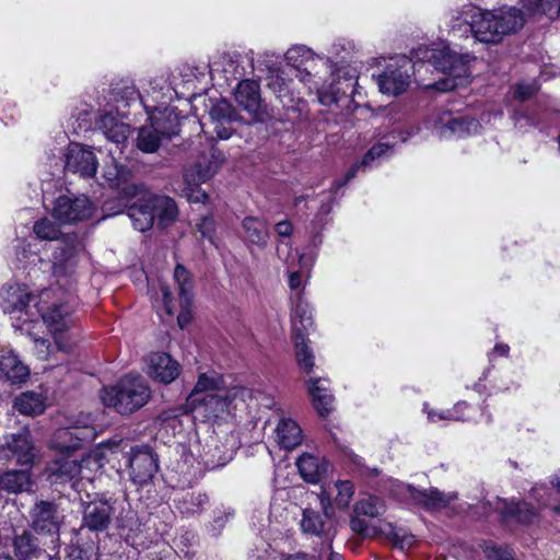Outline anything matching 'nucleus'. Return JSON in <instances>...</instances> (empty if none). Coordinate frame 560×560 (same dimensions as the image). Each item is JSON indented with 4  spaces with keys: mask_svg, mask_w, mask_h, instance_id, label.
Instances as JSON below:
<instances>
[{
    "mask_svg": "<svg viewBox=\"0 0 560 560\" xmlns=\"http://www.w3.org/2000/svg\"><path fill=\"white\" fill-rule=\"evenodd\" d=\"M464 14V22L474 37L487 44L501 42L505 35L516 32L524 24L523 13L517 8L488 11L470 5Z\"/></svg>",
    "mask_w": 560,
    "mask_h": 560,
    "instance_id": "f257e3e1",
    "label": "nucleus"
},
{
    "mask_svg": "<svg viewBox=\"0 0 560 560\" xmlns=\"http://www.w3.org/2000/svg\"><path fill=\"white\" fill-rule=\"evenodd\" d=\"M34 308V323H37V317H40L50 332L54 334L56 347L61 351H68L69 347L62 342L58 335L67 331L74 323L72 317L73 298L62 292L59 287H51L39 293Z\"/></svg>",
    "mask_w": 560,
    "mask_h": 560,
    "instance_id": "f03ea898",
    "label": "nucleus"
},
{
    "mask_svg": "<svg viewBox=\"0 0 560 560\" xmlns=\"http://www.w3.org/2000/svg\"><path fill=\"white\" fill-rule=\"evenodd\" d=\"M152 397L148 382L140 375L128 374L107 389V407L129 416L145 406Z\"/></svg>",
    "mask_w": 560,
    "mask_h": 560,
    "instance_id": "7ed1b4c3",
    "label": "nucleus"
},
{
    "mask_svg": "<svg viewBox=\"0 0 560 560\" xmlns=\"http://www.w3.org/2000/svg\"><path fill=\"white\" fill-rule=\"evenodd\" d=\"M96 203L85 194L69 189L60 191L46 210L59 225H77L91 220L96 212Z\"/></svg>",
    "mask_w": 560,
    "mask_h": 560,
    "instance_id": "20e7f679",
    "label": "nucleus"
},
{
    "mask_svg": "<svg viewBox=\"0 0 560 560\" xmlns=\"http://www.w3.org/2000/svg\"><path fill=\"white\" fill-rule=\"evenodd\" d=\"M107 171V218L128 210L131 201L142 192L143 185L131 182L133 173L126 163H117Z\"/></svg>",
    "mask_w": 560,
    "mask_h": 560,
    "instance_id": "39448f33",
    "label": "nucleus"
},
{
    "mask_svg": "<svg viewBox=\"0 0 560 560\" xmlns=\"http://www.w3.org/2000/svg\"><path fill=\"white\" fill-rule=\"evenodd\" d=\"M38 296L30 293L27 287L8 283L0 290V307L12 318L15 329H24V325L35 322L34 304Z\"/></svg>",
    "mask_w": 560,
    "mask_h": 560,
    "instance_id": "423d86ee",
    "label": "nucleus"
},
{
    "mask_svg": "<svg viewBox=\"0 0 560 560\" xmlns=\"http://www.w3.org/2000/svg\"><path fill=\"white\" fill-rule=\"evenodd\" d=\"M470 61L469 55H459L450 48L434 50L429 57L428 63L447 77L434 82L431 86L440 92L456 89L459 84L458 80H463L470 74Z\"/></svg>",
    "mask_w": 560,
    "mask_h": 560,
    "instance_id": "0eeeda50",
    "label": "nucleus"
},
{
    "mask_svg": "<svg viewBox=\"0 0 560 560\" xmlns=\"http://www.w3.org/2000/svg\"><path fill=\"white\" fill-rule=\"evenodd\" d=\"M119 452L122 453V463L113 464V469L121 472L129 468L131 479L139 485L151 481L159 470V455L149 445L132 446V452L124 450L127 444H119Z\"/></svg>",
    "mask_w": 560,
    "mask_h": 560,
    "instance_id": "6e6552de",
    "label": "nucleus"
},
{
    "mask_svg": "<svg viewBox=\"0 0 560 560\" xmlns=\"http://www.w3.org/2000/svg\"><path fill=\"white\" fill-rule=\"evenodd\" d=\"M358 77L354 70L341 68L331 73V81L318 90V101L325 106L337 105L349 108L353 103Z\"/></svg>",
    "mask_w": 560,
    "mask_h": 560,
    "instance_id": "1a4fd4ad",
    "label": "nucleus"
},
{
    "mask_svg": "<svg viewBox=\"0 0 560 560\" xmlns=\"http://www.w3.org/2000/svg\"><path fill=\"white\" fill-rule=\"evenodd\" d=\"M97 436V431L90 423V419L85 421H77L73 425L58 429L51 440L50 448L59 455H69L83 443H90Z\"/></svg>",
    "mask_w": 560,
    "mask_h": 560,
    "instance_id": "9d476101",
    "label": "nucleus"
},
{
    "mask_svg": "<svg viewBox=\"0 0 560 560\" xmlns=\"http://www.w3.org/2000/svg\"><path fill=\"white\" fill-rule=\"evenodd\" d=\"M237 106L246 112L253 121L265 122L271 119V112L260 94V84L253 79H244L234 90Z\"/></svg>",
    "mask_w": 560,
    "mask_h": 560,
    "instance_id": "9b49d317",
    "label": "nucleus"
},
{
    "mask_svg": "<svg viewBox=\"0 0 560 560\" xmlns=\"http://www.w3.org/2000/svg\"><path fill=\"white\" fill-rule=\"evenodd\" d=\"M415 63L402 57L396 63H389L377 77V84L383 94L397 96L407 91L411 77L415 74Z\"/></svg>",
    "mask_w": 560,
    "mask_h": 560,
    "instance_id": "f8f14e48",
    "label": "nucleus"
},
{
    "mask_svg": "<svg viewBox=\"0 0 560 560\" xmlns=\"http://www.w3.org/2000/svg\"><path fill=\"white\" fill-rule=\"evenodd\" d=\"M35 447L27 427H23L16 433L4 435L0 444V457L14 459L18 465L32 466L35 458Z\"/></svg>",
    "mask_w": 560,
    "mask_h": 560,
    "instance_id": "ddd939ff",
    "label": "nucleus"
},
{
    "mask_svg": "<svg viewBox=\"0 0 560 560\" xmlns=\"http://www.w3.org/2000/svg\"><path fill=\"white\" fill-rule=\"evenodd\" d=\"M82 250V244L75 234L65 235L57 244L52 254V273L56 277L71 275L78 264V257Z\"/></svg>",
    "mask_w": 560,
    "mask_h": 560,
    "instance_id": "4468645a",
    "label": "nucleus"
},
{
    "mask_svg": "<svg viewBox=\"0 0 560 560\" xmlns=\"http://www.w3.org/2000/svg\"><path fill=\"white\" fill-rule=\"evenodd\" d=\"M98 167L94 152L84 145L71 142L65 152V170L81 178H91Z\"/></svg>",
    "mask_w": 560,
    "mask_h": 560,
    "instance_id": "2eb2a0df",
    "label": "nucleus"
},
{
    "mask_svg": "<svg viewBox=\"0 0 560 560\" xmlns=\"http://www.w3.org/2000/svg\"><path fill=\"white\" fill-rule=\"evenodd\" d=\"M32 528L42 535H49L51 542L59 540L61 517L56 504L48 501H39L31 512Z\"/></svg>",
    "mask_w": 560,
    "mask_h": 560,
    "instance_id": "dca6fc26",
    "label": "nucleus"
},
{
    "mask_svg": "<svg viewBox=\"0 0 560 560\" xmlns=\"http://www.w3.org/2000/svg\"><path fill=\"white\" fill-rule=\"evenodd\" d=\"M115 120H107V140L115 145L114 149H107L113 160V167L117 163L128 161L129 154L132 152V145L129 142L131 132L130 124Z\"/></svg>",
    "mask_w": 560,
    "mask_h": 560,
    "instance_id": "f3484780",
    "label": "nucleus"
},
{
    "mask_svg": "<svg viewBox=\"0 0 560 560\" xmlns=\"http://www.w3.org/2000/svg\"><path fill=\"white\" fill-rule=\"evenodd\" d=\"M145 361L147 374L161 384H171L182 372L180 364L166 352H152Z\"/></svg>",
    "mask_w": 560,
    "mask_h": 560,
    "instance_id": "a211bd4d",
    "label": "nucleus"
},
{
    "mask_svg": "<svg viewBox=\"0 0 560 560\" xmlns=\"http://www.w3.org/2000/svg\"><path fill=\"white\" fill-rule=\"evenodd\" d=\"M200 401H186L183 406L184 412H198L207 420L217 419L223 413L228 412L231 400L225 392L222 389L217 393H210L206 396L199 397Z\"/></svg>",
    "mask_w": 560,
    "mask_h": 560,
    "instance_id": "6ab92c4d",
    "label": "nucleus"
},
{
    "mask_svg": "<svg viewBox=\"0 0 560 560\" xmlns=\"http://www.w3.org/2000/svg\"><path fill=\"white\" fill-rule=\"evenodd\" d=\"M139 94L133 85L117 84L109 91L107 98V120H115V117L127 118L130 107L138 101Z\"/></svg>",
    "mask_w": 560,
    "mask_h": 560,
    "instance_id": "aec40b11",
    "label": "nucleus"
},
{
    "mask_svg": "<svg viewBox=\"0 0 560 560\" xmlns=\"http://www.w3.org/2000/svg\"><path fill=\"white\" fill-rule=\"evenodd\" d=\"M209 116L214 124V131L220 139H229L235 131L232 124L242 120L236 108L225 98L212 104Z\"/></svg>",
    "mask_w": 560,
    "mask_h": 560,
    "instance_id": "412c9836",
    "label": "nucleus"
},
{
    "mask_svg": "<svg viewBox=\"0 0 560 560\" xmlns=\"http://www.w3.org/2000/svg\"><path fill=\"white\" fill-rule=\"evenodd\" d=\"M404 490L413 504L430 512L445 509L455 499V495L446 494L436 488L417 489L411 485H406Z\"/></svg>",
    "mask_w": 560,
    "mask_h": 560,
    "instance_id": "4be33fe9",
    "label": "nucleus"
},
{
    "mask_svg": "<svg viewBox=\"0 0 560 560\" xmlns=\"http://www.w3.org/2000/svg\"><path fill=\"white\" fill-rule=\"evenodd\" d=\"M281 107L277 108V113H271V119L280 122H289L291 125L300 124L307 119L308 105L307 102L291 91L279 100Z\"/></svg>",
    "mask_w": 560,
    "mask_h": 560,
    "instance_id": "5701e85b",
    "label": "nucleus"
},
{
    "mask_svg": "<svg viewBox=\"0 0 560 560\" xmlns=\"http://www.w3.org/2000/svg\"><path fill=\"white\" fill-rule=\"evenodd\" d=\"M30 368L12 349L0 350V380L12 385H21L27 381Z\"/></svg>",
    "mask_w": 560,
    "mask_h": 560,
    "instance_id": "b1692460",
    "label": "nucleus"
},
{
    "mask_svg": "<svg viewBox=\"0 0 560 560\" xmlns=\"http://www.w3.org/2000/svg\"><path fill=\"white\" fill-rule=\"evenodd\" d=\"M153 222L159 229H166L178 218V207L175 200L165 195L149 191Z\"/></svg>",
    "mask_w": 560,
    "mask_h": 560,
    "instance_id": "393cba45",
    "label": "nucleus"
},
{
    "mask_svg": "<svg viewBox=\"0 0 560 560\" xmlns=\"http://www.w3.org/2000/svg\"><path fill=\"white\" fill-rule=\"evenodd\" d=\"M136 201L129 207L128 217L132 225L139 232H145L153 228V215L149 191L143 186L142 192L136 197Z\"/></svg>",
    "mask_w": 560,
    "mask_h": 560,
    "instance_id": "a878e982",
    "label": "nucleus"
},
{
    "mask_svg": "<svg viewBox=\"0 0 560 560\" xmlns=\"http://www.w3.org/2000/svg\"><path fill=\"white\" fill-rule=\"evenodd\" d=\"M296 466L301 477L310 483H317L325 478L330 469V464L325 458H319L310 453L302 454Z\"/></svg>",
    "mask_w": 560,
    "mask_h": 560,
    "instance_id": "bb28decb",
    "label": "nucleus"
},
{
    "mask_svg": "<svg viewBox=\"0 0 560 560\" xmlns=\"http://www.w3.org/2000/svg\"><path fill=\"white\" fill-rule=\"evenodd\" d=\"M12 546L16 560H40L46 556V551L39 547L37 538L27 530L16 534Z\"/></svg>",
    "mask_w": 560,
    "mask_h": 560,
    "instance_id": "cd10ccee",
    "label": "nucleus"
},
{
    "mask_svg": "<svg viewBox=\"0 0 560 560\" xmlns=\"http://www.w3.org/2000/svg\"><path fill=\"white\" fill-rule=\"evenodd\" d=\"M243 238L247 244L266 248L270 237V230L266 220L258 217H246L242 221Z\"/></svg>",
    "mask_w": 560,
    "mask_h": 560,
    "instance_id": "c85d7f7f",
    "label": "nucleus"
},
{
    "mask_svg": "<svg viewBox=\"0 0 560 560\" xmlns=\"http://www.w3.org/2000/svg\"><path fill=\"white\" fill-rule=\"evenodd\" d=\"M50 478L54 482L72 481L82 474V463L69 455H59L49 466Z\"/></svg>",
    "mask_w": 560,
    "mask_h": 560,
    "instance_id": "c756f323",
    "label": "nucleus"
},
{
    "mask_svg": "<svg viewBox=\"0 0 560 560\" xmlns=\"http://www.w3.org/2000/svg\"><path fill=\"white\" fill-rule=\"evenodd\" d=\"M75 126H73L74 133H81L89 130L102 129L104 114L100 106L84 104L77 108V113L73 115Z\"/></svg>",
    "mask_w": 560,
    "mask_h": 560,
    "instance_id": "7c9ffc66",
    "label": "nucleus"
},
{
    "mask_svg": "<svg viewBox=\"0 0 560 560\" xmlns=\"http://www.w3.org/2000/svg\"><path fill=\"white\" fill-rule=\"evenodd\" d=\"M325 378H310L306 383L312 402L318 415L323 418L327 417L332 410L334 397L328 393Z\"/></svg>",
    "mask_w": 560,
    "mask_h": 560,
    "instance_id": "2f4dec72",
    "label": "nucleus"
},
{
    "mask_svg": "<svg viewBox=\"0 0 560 560\" xmlns=\"http://www.w3.org/2000/svg\"><path fill=\"white\" fill-rule=\"evenodd\" d=\"M150 124L166 140L178 136L180 131V117L175 109H165L159 116L151 117Z\"/></svg>",
    "mask_w": 560,
    "mask_h": 560,
    "instance_id": "473e14b6",
    "label": "nucleus"
},
{
    "mask_svg": "<svg viewBox=\"0 0 560 560\" xmlns=\"http://www.w3.org/2000/svg\"><path fill=\"white\" fill-rule=\"evenodd\" d=\"M33 481L28 469H13L0 476V489L9 493L30 491Z\"/></svg>",
    "mask_w": 560,
    "mask_h": 560,
    "instance_id": "72a5a7b5",
    "label": "nucleus"
},
{
    "mask_svg": "<svg viewBox=\"0 0 560 560\" xmlns=\"http://www.w3.org/2000/svg\"><path fill=\"white\" fill-rule=\"evenodd\" d=\"M14 408L22 415H40L46 409V397L42 393L27 390L14 399Z\"/></svg>",
    "mask_w": 560,
    "mask_h": 560,
    "instance_id": "f704fd0d",
    "label": "nucleus"
},
{
    "mask_svg": "<svg viewBox=\"0 0 560 560\" xmlns=\"http://www.w3.org/2000/svg\"><path fill=\"white\" fill-rule=\"evenodd\" d=\"M330 522L324 520L323 515L313 509H304L301 520V529L303 533L324 537L330 532Z\"/></svg>",
    "mask_w": 560,
    "mask_h": 560,
    "instance_id": "c9c22d12",
    "label": "nucleus"
},
{
    "mask_svg": "<svg viewBox=\"0 0 560 560\" xmlns=\"http://www.w3.org/2000/svg\"><path fill=\"white\" fill-rule=\"evenodd\" d=\"M480 124L477 119L469 116H459L450 119L445 125L440 128L441 137L458 136L464 137L477 132Z\"/></svg>",
    "mask_w": 560,
    "mask_h": 560,
    "instance_id": "e433bc0d",
    "label": "nucleus"
},
{
    "mask_svg": "<svg viewBox=\"0 0 560 560\" xmlns=\"http://www.w3.org/2000/svg\"><path fill=\"white\" fill-rule=\"evenodd\" d=\"M501 514L505 521L515 520L523 525L532 524L537 516L535 509L525 501H511L505 503Z\"/></svg>",
    "mask_w": 560,
    "mask_h": 560,
    "instance_id": "4c0bfd02",
    "label": "nucleus"
},
{
    "mask_svg": "<svg viewBox=\"0 0 560 560\" xmlns=\"http://www.w3.org/2000/svg\"><path fill=\"white\" fill-rule=\"evenodd\" d=\"M278 442L281 447L292 450L302 442V430L299 424L291 419H282L276 429Z\"/></svg>",
    "mask_w": 560,
    "mask_h": 560,
    "instance_id": "58836bf2",
    "label": "nucleus"
},
{
    "mask_svg": "<svg viewBox=\"0 0 560 560\" xmlns=\"http://www.w3.org/2000/svg\"><path fill=\"white\" fill-rule=\"evenodd\" d=\"M223 384V378L215 372L211 374L202 373L199 375L198 381L188 395L186 401H200L199 397L206 396L210 393H217L222 390L221 385Z\"/></svg>",
    "mask_w": 560,
    "mask_h": 560,
    "instance_id": "ea45409f",
    "label": "nucleus"
},
{
    "mask_svg": "<svg viewBox=\"0 0 560 560\" xmlns=\"http://www.w3.org/2000/svg\"><path fill=\"white\" fill-rule=\"evenodd\" d=\"M293 330L298 364L305 373H311L314 368L313 352L306 345L305 334L296 325L293 326Z\"/></svg>",
    "mask_w": 560,
    "mask_h": 560,
    "instance_id": "a19ab883",
    "label": "nucleus"
},
{
    "mask_svg": "<svg viewBox=\"0 0 560 560\" xmlns=\"http://www.w3.org/2000/svg\"><path fill=\"white\" fill-rule=\"evenodd\" d=\"M164 139L158 133L151 124L143 125L138 130L137 148L143 153H155Z\"/></svg>",
    "mask_w": 560,
    "mask_h": 560,
    "instance_id": "79ce46f5",
    "label": "nucleus"
},
{
    "mask_svg": "<svg viewBox=\"0 0 560 560\" xmlns=\"http://www.w3.org/2000/svg\"><path fill=\"white\" fill-rule=\"evenodd\" d=\"M285 60L288 65L292 66L299 71H303L305 77H311L312 71L306 67L308 61H313V52L306 46H296L290 48L285 52Z\"/></svg>",
    "mask_w": 560,
    "mask_h": 560,
    "instance_id": "37998d69",
    "label": "nucleus"
},
{
    "mask_svg": "<svg viewBox=\"0 0 560 560\" xmlns=\"http://www.w3.org/2000/svg\"><path fill=\"white\" fill-rule=\"evenodd\" d=\"M211 160L210 161H199L196 163L194 170L199 180L206 182L210 179L219 170L220 165L223 163L225 156L222 151L211 148Z\"/></svg>",
    "mask_w": 560,
    "mask_h": 560,
    "instance_id": "c03bdc74",
    "label": "nucleus"
},
{
    "mask_svg": "<svg viewBox=\"0 0 560 560\" xmlns=\"http://www.w3.org/2000/svg\"><path fill=\"white\" fill-rule=\"evenodd\" d=\"M174 279L178 287L179 300H194V280L188 269L178 264L174 270Z\"/></svg>",
    "mask_w": 560,
    "mask_h": 560,
    "instance_id": "a18cd8bd",
    "label": "nucleus"
},
{
    "mask_svg": "<svg viewBox=\"0 0 560 560\" xmlns=\"http://www.w3.org/2000/svg\"><path fill=\"white\" fill-rule=\"evenodd\" d=\"M208 502V497L201 492H188L178 501V509L182 513L195 514L202 511Z\"/></svg>",
    "mask_w": 560,
    "mask_h": 560,
    "instance_id": "49530a36",
    "label": "nucleus"
},
{
    "mask_svg": "<svg viewBox=\"0 0 560 560\" xmlns=\"http://www.w3.org/2000/svg\"><path fill=\"white\" fill-rule=\"evenodd\" d=\"M33 232L40 240L58 241L61 235L59 225L48 218L39 219L34 223Z\"/></svg>",
    "mask_w": 560,
    "mask_h": 560,
    "instance_id": "de8ad7c7",
    "label": "nucleus"
},
{
    "mask_svg": "<svg viewBox=\"0 0 560 560\" xmlns=\"http://www.w3.org/2000/svg\"><path fill=\"white\" fill-rule=\"evenodd\" d=\"M354 513L357 515L377 517L384 513V505L377 498L370 497L355 503Z\"/></svg>",
    "mask_w": 560,
    "mask_h": 560,
    "instance_id": "09e8293b",
    "label": "nucleus"
},
{
    "mask_svg": "<svg viewBox=\"0 0 560 560\" xmlns=\"http://www.w3.org/2000/svg\"><path fill=\"white\" fill-rule=\"evenodd\" d=\"M85 525L94 530H102L105 527V512L98 509L95 503H90L84 513Z\"/></svg>",
    "mask_w": 560,
    "mask_h": 560,
    "instance_id": "8fccbe9b",
    "label": "nucleus"
},
{
    "mask_svg": "<svg viewBox=\"0 0 560 560\" xmlns=\"http://www.w3.org/2000/svg\"><path fill=\"white\" fill-rule=\"evenodd\" d=\"M119 444H127V447L124 448L126 452H132V445L128 439H116L110 438L107 440V464L113 467V464H118L119 460L122 463V456L119 452Z\"/></svg>",
    "mask_w": 560,
    "mask_h": 560,
    "instance_id": "3c124183",
    "label": "nucleus"
},
{
    "mask_svg": "<svg viewBox=\"0 0 560 560\" xmlns=\"http://www.w3.org/2000/svg\"><path fill=\"white\" fill-rule=\"evenodd\" d=\"M20 330L32 338L37 358L40 360H47L52 352L54 346L47 339L34 335L30 329V324L24 325V329Z\"/></svg>",
    "mask_w": 560,
    "mask_h": 560,
    "instance_id": "603ef678",
    "label": "nucleus"
},
{
    "mask_svg": "<svg viewBox=\"0 0 560 560\" xmlns=\"http://www.w3.org/2000/svg\"><path fill=\"white\" fill-rule=\"evenodd\" d=\"M386 526L387 529H381V532L386 535V537L395 548L404 550L412 547V545L415 544L413 535H400L397 532H395L392 524H387Z\"/></svg>",
    "mask_w": 560,
    "mask_h": 560,
    "instance_id": "864d4df0",
    "label": "nucleus"
},
{
    "mask_svg": "<svg viewBox=\"0 0 560 560\" xmlns=\"http://www.w3.org/2000/svg\"><path fill=\"white\" fill-rule=\"evenodd\" d=\"M533 9L550 19H555L560 13V0H528Z\"/></svg>",
    "mask_w": 560,
    "mask_h": 560,
    "instance_id": "5fc2aeb1",
    "label": "nucleus"
},
{
    "mask_svg": "<svg viewBox=\"0 0 560 560\" xmlns=\"http://www.w3.org/2000/svg\"><path fill=\"white\" fill-rule=\"evenodd\" d=\"M290 83L291 82H288L283 77L277 73L269 75L267 86L272 91L276 97L280 100L293 91V89L290 86Z\"/></svg>",
    "mask_w": 560,
    "mask_h": 560,
    "instance_id": "6e6d98bb",
    "label": "nucleus"
},
{
    "mask_svg": "<svg viewBox=\"0 0 560 560\" xmlns=\"http://www.w3.org/2000/svg\"><path fill=\"white\" fill-rule=\"evenodd\" d=\"M336 487L338 489V494L335 499L336 504L340 509H346L349 505V502L354 493L353 485L346 480V481H338L336 483Z\"/></svg>",
    "mask_w": 560,
    "mask_h": 560,
    "instance_id": "4d7b16f0",
    "label": "nucleus"
},
{
    "mask_svg": "<svg viewBox=\"0 0 560 560\" xmlns=\"http://www.w3.org/2000/svg\"><path fill=\"white\" fill-rule=\"evenodd\" d=\"M197 231L201 234L202 238L209 240L213 243L215 234V221L211 215H203L196 224Z\"/></svg>",
    "mask_w": 560,
    "mask_h": 560,
    "instance_id": "13d9d810",
    "label": "nucleus"
},
{
    "mask_svg": "<svg viewBox=\"0 0 560 560\" xmlns=\"http://www.w3.org/2000/svg\"><path fill=\"white\" fill-rule=\"evenodd\" d=\"M539 90V86L535 82L530 83H518L514 88V98L520 102H525L533 97Z\"/></svg>",
    "mask_w": 560,
    "mask_h": 560,
    "instance_id": "bf43d9fd",
    "label": "nucleus"
},
{
    "mask_svg": "<svg viewBox=\"0 0 560 560\" xmlns=\"http://www.w3.org/2000/svg\"><path fill=\"white\" fill-rule=\"evenodd\" d=\"M350 527L354 533L360 534L364 537H373L376 536L378 533H382L381 530H377L376 527H370L364 520L358 516L351 517Z\"/></svg>",
    "mask_w": 560,
    "mask_h": 560,
    "instance_id": "052dcab7",
    "label": "nucleus"
},
{
    "mask_svg": "<svg viewBox=\"0 0 560 560\" xmlns=\"http://www.w3.org/2000/svg\"><path fill=\"white\" fill-rule=\"evenodd\" d=\"M483 552L488 560H513V557L508 549L497 545H485Z\"/></svg>",
    "mask_w": 560,
    "mask_h": 560,
    "instance_id": "680f3d73",
    "label": "nucleus"
},
{
    "mask_svg": "<svg viewBox=\"0 0 560 560\" xmlns=\"http://www.w3.org/2000/svg\"><path fill=\"white\" fill-rule=\"evenodd\" d=\"M192 301L194 300H179L180 311L179 314L177 315V324L182 329L187 327L192 319Z\"/></svg>",
    "mask_w": 560,
    "mask_h": 560,
    "instance_id": "e2e57ef3",
    "label": "nucleus"
},
{
    "mask_svg": "<svg viewBox=\"0 0 560 560\" xmlns=\"http://www.w3.org/2000/svg\"><path fill=\"white\" fill-rule=\"evenodd\" d=\"M294 316L299 317V322L301 325V327L299 328L301 329L302 332L305 334V331L313 326V318L311 313L307 311L306 306L302 305L301 303L296 305L294 310Z\"/></svg>",
    "mask_w": 560,
    "mask_h": 560,
    "instance_id": "0e129e2a",
    "label": "nucleus"
},
{
    "mask_svg": "<svg viewBox=\"0 0 560 560\" xmlns=\"http://www.w3.org/2000/svg\"><path fill=\"white\" fill-rule=\"evenodd\" d=\"M187 195V198L190 202H195V203H198V202H201V203H206L209 199V196L206 191L201 190L199 187H191L189 188V190L186 192Z\"/></svg>",
    "mask_w": 560,
    "mask_h": 560,
    "instance_id": "69168bd1",
    "label": "nucleus"
},
{
    "mask_svg": "<svg viewBox=\"0 0 560 560\" xmlns=\"http://www.w3.org/2000/svg\"><path fill=\"white\" fill-rule=\"evenodd\" d=\"M161 292L163 298V304L166 313L168 315L174 314V304H173V295L171 289L166 284H161Z\"/></svg>",
    "mask_w": 560,
    "mask_h": 560,
    "instance_id": "338daca9",
    "label": "nucleus"
},
{
    "mask_svg": "<svg viewBox=\"0 0 560 560\" xmlns=\"http://www.w3.org/2000/svg\"><path fill=\"white\" fill-rule=\"evenodd\" d=\"M387 149V145L383 143H378L373 145L363 156L362 164H369L370 161H373L375 158L381 156L383 153H385Z\"/></svg>",
    "mask_w": 560,
    "mask_h": 560,
    "instance_id": "774afa93",
    "label": "nucleus"
}]
</instances>
